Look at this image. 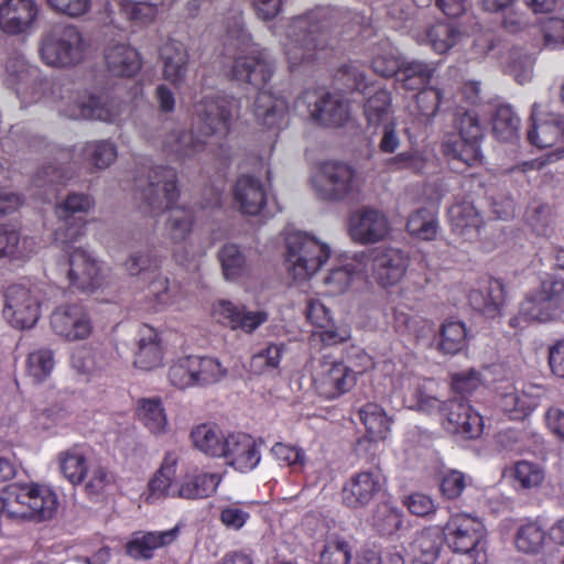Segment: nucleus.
Here are the masks:
<instances>
[{"mask_svg":"<svg viewBox=\"0 0 564 564\" xmlns=\"http://www.w3.org/2000/svg\"><path fill=\"white\" fill-rule=\"evenodd\" d=\"M223 54L234 59L232 77L258 89L253 102V113L258 122L268 129L286 128L290 122L288 101L264 89L273 75V64L265 50L252 42L239 11L234 12L226 21Z\"/></svg>","mask_w":564,"mask_h":564,"instance_id":"nucleus-1","label":"nucleus"},{"mask_svg":"<svg viewBox=\"0 0 564 564\" xmlns=\"http://www.w3.org/2000/svg\"><path fill=\"white\" fill-rule=\"evenodd\" d=\"M486 112L480 97V82L467 80L460 86V163L470 172L460 169V189L466 197L485 198L499 219H509L514 213V199L499 191L498 182L484 167L481 142L486 132Z\"/></svg>","mask_w":564,"mask_h":564,"instance_id":"nucleus-2","label":"nucleus"},{"mask_svg":"<svg viewBox=\"0 0 564 564\" xmlns=\"http://www.w3.org/2000/svg\"><path fill=\"white\" fill-rule=\"evenodd\" d=\"M239 101L226 95L205 96L194 105V124L199 133L193 130L173 132L162 144V151L175 161L185 162L206 150L207 137L224 139L228 135Z\"/></svg>","mask_w":564,"mask_h":564,"instance_id":"nucleus-3","label":"nucleus"},{"mask_svg":"<svg viewBox=\"0 0 564 564\" xmlns=\"http://www.w3.org/2000/svg\"><path fill=\"white\" fill-rule=\"evenodd\" d=\"M335 17V9L316 7L291 20L283 44L291 73L313 70L333 55L329 34Z\"/></svg>","mask_w":564,"mask_h":564,"instance_id":"nucleus-4","label":"nucleus"},{"mask_svg":"<svg viewBox=\"0 0 564 564\" xmlns=\"http://www.w3.org/2000/svg\"><path fill=\"white\" fill-rule=\"evenodd\" d=\"M178 197L176 171L163 165L151 169L149 183L142 188L141 198L152 216L164 210L171 212L165 232L174 243L183 242L188 237L195 220L193 208L175 206Z\"/></svg>","mask_w":564,"mask_h":564,"instance_id":"nucleus-5","label":"nucleus"},{"mask_svg":"<svg viewBox=\"0 0 564 564\" xmlns=\"http://www.w3.org/2000/svg\"><path fill=\"white\" fill-rule=\"evenodd\" d=\"M2 502L10 518L34 522L52 520L59 506L57 494L37 482L8 485L2 491Z\"/></svg>","mask_w":564,"mask_h":564,"instance_id":"nucleus-6","label":"nucleus"},{"mask_svg":"<svg viewBox=\"0 0 564 564\" xmlns=\"http://www.w3.org/2000/svg\"><path fill=\"white\" fill-rule=\"evenodd\" d=\"M84 53L83 34L74 25H55L41 39L40 56L48 66L56 68L74 66L84 58Z\"/></svg>","mask_w":564,"mask_h":564,"instance_id":"nucleus-7","label":"nucleus"},{"mask_svg":"<svg viewBox=\"0 0 564 564\" xmlns=\"http://www.w3.org/2000/svg\"><path fill=\"white\" fill-rule=\"evenodd\" d=\"M285 245V261L296 280H305L313 275L330 257L329 247L306 232L288 234Z\"/></svg>","mask_w":564,"mask_h":564,"instance_id":"nucleus-8","label":"nucleus"},{"mask_svg":"<svg viewBox=\"0 0 564 564\" xmlns=\"http://www.w3.org/2000/svg\"><path fill=\"white\" fill-rule=\"evenodd\" d=\"M335 80L343 84L346 91L371 94L364 104V113L369 126H379L390 112L391 94L384 88L370 87L365 75L352 65L345 64L335 74Z\"/></svg>","mask_w":564,"mask_h":564,"instance_id":"nucleus-9","label":"nucleus"},{"mask_svg":"<svg viewBox=\"0 0 564 564\" xmlns=\"http://www.w3.org/2000/svg\"><path fill=\"white\" fill-rule=\"evenodd\" d=\"M314 187L324 200H345L358 191L357 172L351 165L340 161L322 162L314 177Z\"/></svg>","mask_w":564,"mask_h":564,"instance_id":"nucleus-10","label":"nucleus"},{"mask_svg":"<svg viewBox=\"0 0 564 564\" xmlns=\"http://www.w3.org/2000/svg\"><path fill=\"white\" fill-rule=\"evenodd\" d=\"M563 307L564 280L550 276L521 302L519 315L525 321L549 322L556 318Z\"/></svg>","mask_w":564,"mask_h":564,"instance_id":"nucleus-11","label":"nucleus"},{"mask_svg":"<svg viewBox=\"0 0 564 564\" xmlns=\"http://www.w3.org/2000/svg\"><path fill=\"white\" fill-rule=\"evenodd\" d=\"M2 313L12 327L29 329L40 319L41 302L31 289L22 284H12L4 292Z\"/></svg>","mask_w":564,"mask_h":564,"instance_id":"nucleus-12","label":"nucleus"},{"mask_svg":"<svg viewBox=\"0 0 564 564\" xmlns=\"http://www.w3.org/2000/svg\"><path fill=\"white\" fill-rule=\"evenodd\" d=\"M356 372L340 360L323 359L313 376V388L324 400H336L356 386Z\"/></svg>","mask_w":564,"mask_h":564,"instance_id":"nucleus-13","label":"nucleus"},{"mask_svg":"<svg viewBox=\"0 0 564 564\" xmlns=\"http://www.w3.org/2000/svg\"><path fill=\"white\" fill-rule=\"evenodd\" d=\"M94 206V199L87 194L70 193L55 208L63 227L56 230L57 239L64 243L77 241L85 235L87 221L84 217Z\"/></svg>","mask_w":564,"mask_h":564,"instance_id":"nucleus-14","label":"nucleus"},{"mask_svg":"<svg viewBox=\"0 0 564 564\" xmlns=\"http://www.w3.org/2000/svg\"><path fill=\"white\" fill-rule=\"evenodd\" d=\"M53 332L67 341L87 339L94 329L93 321L82 304L61 305L51 315Z\"/></svg>","mask_w":564,"mask_h":564,"instance_id":"nucleus-15","label":"nucleus"},{"mask_svg":"<svg viewBox=\"0 0 564 564\" xmlns=\"http://www.w3.org/2000/svg\"><path fill=\"white\" fill-rule=\"evenodd\" d=\"M384 477L379 469L354 474L341 489L343 503L350 509L368 506L384 487Z\"/></svg>","mask_w":564,"mask_h":564,"instance_id":"nucleus-16","label":"nucleus"},{"mask_svg":"<svg viewBox=\"0 0 564 564\" xmlns=\"http://www.w3.org/2000/svg\"><path fill=\"white\" fill-rule=\"evenodd\" d=\"M486 534L479 519L460 512V564H487Z\"/></svg>","mask_w":564,"mask_h":564,"instance_id":"nucleus-17","label":"nucleus"},{"mask_svg":"<svg viewBox=\"0 0 564 564\" xmlns=\"http://www.w3.org/2000/svg\"><path fill=\"white\" fill-rule=\"evenodd\" d=\"M220 457L236 470L247 473L258 466L261 454L259 445L252 436L237 433L227 435Z\"/></svg>","mask_w":564,"mask_h":564,"instance_id":"nucleus-18","label":"nucleus"},{"mask_svg":"<svg viewBox=\"0 0 564 564\" xmlns=\"http://www.w3.org/2000/svg\"><path fill=\"white\" fill-rule=\"evenodd\" d=\"M467 299L473 310L494 318L505 303V286L500 280L485 276L468 289Z\"/></svg>","mask_w":564,"mask_h":564,"instance_id":"nucleus-19","label":"nucleus"},{"mask_svg":"<svg viewBox=\"0 0 564 564\" xmlns=\"http://www.w3.org/2000/svg\"><path fill=\"white\" fill-rule=\"evenodd\" d=\"M39 7L34 0H3L0 4V30L8 35L28 32L35 23Z\"/></svg>","mask_w":564,"mask_h":564,"instance_id":"nucleus-20","label":"nucleus"},{"mask_svg":"<svg viewBox=\"0 0 564 564\" xmlns=\"http://www.w3.org/2000/svg\"><path fill=\"white\" fill-rule=\"evenodd\" d=\"M389 232V221L381 212L365 207L350 216L349 234L360 243H373L383 239Z\"/></svg>","mask_w":564,"mask_h":564,"instance_id":"nucleus-21","label":"nucleus"},{"mask_svg":"<svg viewBox=\"0 0 564 564\" xmlns=\"http://www.w3.org/2000/svg\"><path fill=\"white\" fill-rule=\"evenodd\" d=\"M68 278L70 285L82 292L93 293L104 284V276L97 261L80 248L69 254Z\"/></svg>","mask_w":564,"mask_h":564,"instance_id":"nucleus-22","label":"nucleus"},{"mask_svg":"<svg viewBox=\"0 0 564 564\" xmlns=\"http://www.w3.org/2000/svg\"><path fill=\"white\" fill-rule=\"evenodd\" d=\"M178 527L165 531H137L124 545V552L133 560L149 561L154 557L155 551L176 541Z\"/></svg>","mask_w":564,"mask_h":564,"instance_id":"nucleus-23","label":"nucleus"},{"mask_svg":"<svg viewBox=\"0 0 564 564\" xmlns=\"http://www.w3.org/2000/svg\"><path fill=\"white\" fill-rule=\"evenodd\" d=\"M531 121L527 134L531 144L542 149L564 141V120L554 113L543 115L538 102L532 106Z\"/></svg>","mask_w":564,"mask_h":564,"instance_id":"nucleus-24","label":"nucleus"},{"mask_svg":"<svg viewBox=\"0 0 564 564\" xmlns=\"http://www.w3.org/2000/svg\"><path fill=\"white\" fill-rule=\"evenodd\" d=\"M61 111L70 119L115 122L121 115V104L108 96L90 95L86 100L78 101L72 108H65Z\"/></svg>","mask_w":564,"mask_h":564,"instance_id":"nucleus-25","label":"nucleus"},{"mask_svg":"<svg viewBox=\"0 0 564 564\" xmlns=\"http://www.w3.org/2000/svg\"><path fill=\"white\" fill-rule=\"evenodd\" d=\"M234 202L239 212L249 216H257L264 208L267 192L259 177L251 174H241L237 177L232 188Z\"/></svg>","mask_w":564,"mask_h":564,"instance_id":"nucleus-26","label":"nucleus"},{"mask_svg":"<svg viewBox=\"0 0 564 564\" xmlns=\"http://www.w3.org/2000/svg\"><path fill=\"white\" fill-rule=\"evenodd\" d=\"M408 268V258L402 251L388 248L379 250L371 259L372 276L383 288L397 284Z\"/></svg>","mask_w":564,"mask_h":564,"instance_id":"nucleus-27","label":"nucleus"},{"mask_svg":"<svg viewBox=\"0 0 564 564\" xmlns=\"http://www.w3.org/2000/svg\"><path fill=\"white\" fill-rule=\"evenodd\" d=\"M104 58L107 70L116 77L132 78L142 68L141 54L128 43L109 44Z\"/></svg>","mask_w":564,"mask_h":564,"instance_id":"nucleus-28","label":"nucleus"},{"mask_svg":"<svg viewBox=\"0 0 564 564\" xmlns=\"http://www.w3.org/2000/svg\"><path fill=\"white\" fill-rule=\"evenodd\" d=\"M214 315L231 329L252 333L267 322L268 314L262 311L251 312L245 306H238L230 301L221 300L214 306Z\"/></svg>","mask_w":564,"mask_h":564,"instance_id":"nucleus-29","label":"nucleus"},{"mask_svg":"<svg viewBox=\"0 0 564 564\" xmlns=\"http://www.w3.org/2000/svg\"><path fill=\"white\" fill-rule=\"evenodd\" d=\"M314 122L323 127H341L349 119V105L336 94L325 93L310 109Z\"/></svg>","mask_w":564,"mask_h":564,"instance_id":"nucleus-30","label":"nucleus"},{"mask_svg":"<svg viewBox=\"0 0 564 564\" xmlns=\"http://www.w3.org/2000/svg\"><path fill=\"white\" fill-rule=\"evenodd\" d=\"M177 465V454L175 452H167L163 457L160 468L149 480L148 494L145 497V501L148 503H153L167 497L177 498V496L174 495L176 488H173Z\"/></svg>","mask_w":564,"mask_h":564,"instance_id":"nucleus-31","label":"nucleus"},{"mask_svg":"<svg viewBox=\"0 0 564 564\" xmlns=\"http://www.w3.org/2000/svg\"><path fill=\"white\" fill-rule=\"evenodd\" d=\"M163 348L159 333L151 326L143 324L139 329L138 350L134 356V366L141 370L150 371L163 362Z\"/></svg>","mask_w":564,"mask_h":564,"instance_id":"nucleus-32","label":"nucleus"},{"mask_svg":"<svg viewBox=\"0 0 564 564\" xmlns=\"http://www.w3.org/2000/svg\"><path fill=\"white\" fill-rule=\"evenodd\" d=\"M163 62V77L171 84L181 85L187 74L188 51L185 45L175 40H169L160 48Z\"/></svg>","mask_w":564,"mask_h":564,"instance_id":"nucleus-33","label":"nucleus"},{"mask_svg":"<svg viewBox=\"0 0 564 564\" xmlns=\"http://www.w3.org/2000/svg\"><path fill=\"white\" fill-rule=\"evenodd\" d=\"M221 475L217 473L186 474L176 487L175 496L186 500H199L212 497L219 484Z\"/></svg>","mask_w":564,"mask_h":564,"instance_id":"nucleus-34","label":"nucleus"},{"mask_svg":"<svg viewBox=\"0 0 564 564\" xmlns=\"http://www.w3.org/2000/svg\"><path fill=\"white\" fill-rule=\"evenodd\" d=\"M419 409L426 413L437 412L443 430L451 435L458 433V403L456 398L441 401L435 397L421 395L417 400Z\"/></svg>","mask_w":564,"mask_h":564,"instance_id":"nucleus-35","label":"nucleus"},{"mask_svg":"<svg viewBox=\"0 0 564 564\" xmlns=\"http://www.w3.org/2000/svg\"><path fill=\"white\" fill-rule=\"evenodd\" d=\"M358 417L366 427L371 442L382 441L390 430V419L377 403L368 402L358 411Z\"/></svg>","mask_w":564,"mask_h":564,"instance_id":"nucleus-36","label":"nucleus"},{"mask_svg":"<svg viewBox=\"0 0 564 564\" xmlns=\"http://www.w3.org/2000/svg\"><path fill=\"white\" fill-rule=\"evenodd\" d=\"M496 47L495 36L484 30H474L471 33L460 32V53L466 61H481Z\"/></svg>","mask_w":564,"mask_h":564,"instance_id":"nucleus-37","label":"nucleus"},{"mask_svg":"<svg viewBox=\"0 0 564 564\" xmlns=\"http://www.w3.org/2000/svg\"><path fill=\"white\" fill-rule=\"evenodd\" d=\"M191 437L198 451L212 457H220L227 436L216 426L202 424L192 431Z\"/></svg>","mask_w":564,"mask_h":564,"instance_id":"nucleus-38","label":"nucleus"},{"mask_svg":"<svg viewBox=\"0 0 564 564\" xmlns=\"http://www.w3.org/2000/svg\"><path fill=\"white\" fill-rule=\"evenodd\" d=\"M545 539L544 529L536 521H531L519 527L514 536V545L523 554L538 555L544 547Z\"/></svg>","mask_w":564,"mask_h":564,"instance_id":"nucleus-39","label":"nucleus"},{"mask_svg":"<svg viewBox=\"0 0 564 564\" xmlns=\"http://www.w3.org/2000/svg\"><path fill=\"white\" fill-rule=\"evenodd\" d=\"M58 458L64 477L73 485L82 484L88 471L87 458L83 449L75 445L62 452Z\"/></svg>","mask_w":564,"mask_h":564,"instance_id":"nucleus-40","label":"nucleus"},{"mask_svg":"<svg viewBox=\"0 0 564 564\" xmlns=\"http://www.w3.org/2000/svg\"><path fill=\"white\" fill-rule=\"evenodd\" d=\"M441 546V534L430 529L419 532L411 543L414 557L421 564H434L438 558Z\"/></svg>","mask_w":564,"mask_h":564,"instance_id":"nucleus-41","label":"nucleus"},{"mask_svg":"<svg viewBox=\"0 0 564 564\" xmlns=\"http://www.w3.org/2000/svg\"><path fill=\"white\" fill-rule=\"evenodd\" d=\"M137 414L151 433L162 434L165 432L167 420L160 398L141 399Z\"/></svg>","mask_w":564,"mask_h":564,"instance_id":"nucleus-42","label":"nucleus"},{"mask_svg":"<svg viewBox=\"0 0 564 564\" xmlns=\"http://www.w3.org/2000/svg\"><path fill=\"white\" fill-rule=\"evenodd\" d=\"M196 387H207L219 382L227 375L220 361L207 356H192Z\"/></svg>","mask_w":564,"mask_h":564,"instance_id":"nucleus-43","label":"nucleus"},{"mask_svg":"<svg viewBox=\"0 0 564 564\" xmlns=\"http://www.w3.org/2000/svg\"><path fill=\"white\" fill-rule=\"evenodd\" d=\"M520 118L510 105L501 104L496 107L492 117V130L501 141H512L518 138Z\"/></svg>","mask_w":564,"mask_h":564,"instance_id":"nucleus-44","label":"nucleus"},{"mask_svg":"<svg viewBox=\"0 0 564 564\" xmlns=\"http://www.w3.org/2000/svg\"><path fill=\"white\" fill-rule=\"evenodd\" d=\"M437 219L433 212L422 207L413 212L406 221L408 232L421 240H433L437 235Z\"/></svg>","mask_w":564,"mask_h":564,"instance_id":"nucleus-45","label":"nucleus"},{"mask_svg":"<svg viewBox=\"0 0 564 564\" xmlns=\"http://www.w3.org/2000/svg\"><path fill=\"white\" fill-rule=\"evenodd\" d=\"M457 33V22H437L427 30L426 39L436 53L443 54L456 44Z\"/></svg>","mask_w":564,"mask_h":564,"instance_id":"nucleus-46","label":"nucleus"},{"mask_svg":"<svg viewBox=\"0 0 564 564\" xmlns=\"http://www.w3.org/2000/svg\"><path fill=\"white\" fill-rule=\"evenodd\" d=\"M219 261L226 280L235 281L246 271V259L236 245H225L219 251Z\"/></svg>","mask_w":564,"mask_h":564,"instance_id":"nucleus-47","label":"nucleus"},{"mask_svg":"<svg viewBox=\"0 0 564 564\" xmlns=\"http://www.w3.org/2000/svg\"><path fill=\"white\" fill-rule=\"evenodd\" d=\"M147 297L150 301L149 308L158 312L174 303L175 291L170 286L167 278L155 275L148 286Z\"/></svg>","mask_w":564,"mask_h":564,"instance_id":"nucleus-48","label":"nucleus"},{"mask_svg":"<svg viewBox=\"0 0 564 564\" xmlns=\"http://www.w3.org/2000/svg\"><path fill=\"white\" fill-rule=\"evenodd\" d=\"M120 12L134 24L147 25L151 23L158 14V3L144 1L121 0L119 2Z\"/></svg>","mask_w":564,"mask_h":564,"instance_id":"nucleus-49","label":"nucleus"},{"mask_svg":"<svg viewBox=\"0 0 564 564\" xmlns=\"http://www.w3.org/2000/svg\"><path fill=\"white\" fill-rule=\"evenodd\" d=\"M533 65L534 57L531 54L514 48L510 52L509 62L506 65V73L511 75L517 83L523 85L531 80Z\"/></svg>","mask_w":564,"mask_h":564,"instance_id":"nucleus-50","label":"nucleus"},{"mask_svg":"<svg viewBox=\"0 0 564 564\" xmlns=\"http://www.w3.org/2000/svg\"><path fill=\"white\" fill-rule=\"evenodd\" d=\"M432 164V159L420 150L405 151L388 160V165L395 170H409L414 174H423Z\"/></svg>","mask_w":564,"mask_h":564,"instance_id":"nucleus-51","label":"nucleus"},{"mask_svg":"<svg viewBox=\"0 0 564 564\" xmlns=\"http://www.w3.org/2000/svg\"><path fill=\"white\" fill-rule=\"evenodd\" d=\"M192 356H185L174 361L167 371L170 383L180 390L196 387Z\"/></svg>","mask_w":564,"mask_h":564,"instance_id":"nucleus-52","label":"nucleus"},{"mask_svg":"<svg viewBox=\"0 0 564 564\" xmlns=\"http://www.w3.org/2000/svg\"><path fill=\"white\" fill-rule=\"evenodd\" d=\"M84 154L95 167L106 169L116 160L117 149L109 141H97L87 143Z\"/></svg>","mask_w":564,"mask_h":564,"instance_id":"nucleus-53","label":"nucleus"},{"mask_svg":"<svg viewBox=\"0 0 564 564\" xmlns=\"http://www.w3.org/2000/svg\"><path fill=\"white\" fill-rule=\"evenodd\" d=\"M54 367L53 352L50 349H39L29 355L26 369L29 375L37 382L44 380Z\"/></svg>","mask_w":564,"mask_h":564,"instance_id":"nucleus-54","label":"nucleus"},{"mask_svg":"<svg viewBox=\"0 0 564 564\" xmlns=\"http://www.w3.org/2000/svg\"><path fill=\"white\" fill-rule=\"evenodd\" d=\"M513 477L521 488L531 489L541 485L544 479V471L535 463L520 460L514 465Z\"/></svg>","mask_w":564,"mask_h":564,"instance_id":"nucleus-55","label":"nucleus"},{"mask_svg":"<svg viewBox=\"0 0 564 564\" xmlns=\"http://www.w3.org/2000/svg\"><path fill=\"white\" fill-rule=\"evenodd\" d=\"M482 224L481 217L475 206L474 199L460 203V236L466 240L476 239Z\"/></svg>","mask_w":564,"mask_h":564,"instance_id":"nucleus-56","label":"nucleus"},{"mask_svg":"<svg viewBox=\"0 0 564 564\" xmlns=\"http://www.w3.org/2000/svg\"><path fill=\"white\" fill-rule=\"evenodd\" d=\"M351 551L348 542L340 539H328L321 552L318 564H348Z\"/></svg>","mask_w":564,"mask_h":564,"instance_id":"nucleus-57","label":"nucleus"},{"mask_svg":"<svg viewBox=\"0 0 564 564\" xmlns=\"http://www.w3.org/2000/svg\"><path fill=\"white\" fill-rule=\"evenodd\" d=\"M441 90L434 87H424L415 95V106L420 116L430 119L436 115L441 107Z\"/></svg>","mask_w":564,"mask_h":564,"instance_id":"nucleus-58","label":"nucleus"},{"mask_svg":"<svg viewBox=\"0 0 564 564\" xmlns=\"http://www.w3.org/2000/svg\"><path fill=\"white\" fill-rule=\"evenodd\" d=\"M464 415V420L460 422V437L466 440H477L480 437L484 431L482 416L470 405H464L460 401V416Z\"/></svg>","mask_w":564,"mask_h":564,"instance_id":"nucleus-59","label":"nucleus"},{"mask_svg":"<svg viewBox=\"0 0 564 564\" xmlns=\"http://www.w3.org/2000/svg\"><path fill=\"white\" fill-rule=\"evenodd\" d=\"M543 45L547 50L564 48V19L551 18L541 28Z\"/></svg>","mask_w":564,"mask_h":564,"instance_id":"nucleus-60","label":"nucleus"},{"mask_svg":"<svg viewBox=\"0 0 564 564\" xmlns=\"http://www.w3.org/2000/svg\"><path fill=\"white\" fill-rule=\"evenodd\" d=\"M283 351V344H269L253 354L251 358V366L257 368L259 371H263L268 368H278Z\"/></svg>","mask_w":564,"mask_h":564,"instance_id":"nucleus-61","label":"nucleus"},{"mask_svg":"<svg viewBox=\"0 0 564 564\" xmlns=\"http://www.w3.org/2000/svg\"><path fill=\"white\" fill-rule=\"evenodd\" d=\"M8 84L15 90L20 97L24 91V85L29 83L35 69L26 67L22 59H14L12 64L7 65Z\"/></svg>","mask_w":564,"mask_h":564,"instance_id":"nucleus-62","label":"nucleus"},{"mask_svg":"<svg viewBox=\"0 0 564 564\" xmlns=\"http://www.w3.org/2000/svg\"><path fill=\"white\" fill-rule=\"evenodd\" d=\"M435 73V67L425 62L412 61L400 65V69L398 73L399 82H409L413 78L416 80L417 78L421 80H431Z\"/></svg>","mask_w":564,"mask_h":564,"instance_id":"nucleus-63","label":"nucleus"},{"mask_svg":"<svg viewBox=\"0 0 564 564\" xmlns=\"http://www.w3.org/2000/svg\"><path fill=\"white\" fill-rule=\"evenodd\" d=\"M273 456L288 466H303L305 462L304 451L297 446L275 443L271 449Z\"/></svg>","mask_w":564,"mask_h":564,"instance_id":"nucleus-64","label":"nucleus"}]
</instances>
